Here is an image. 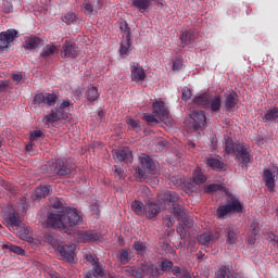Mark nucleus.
I'll list each match as a JSON object with an SVG mask.
<instances>
[{
    "mask_svg": "<svg viewBox=\"0 0 278 278\" xmlns=\"http://www.w3.org/2000/svg\"><path fill=\"white\" fill-rule=\"evenodd\" d=\"M83 223L84 218L79 216V213L75 208H70L63 213H50L47 219L48 227L59 229L65 233H68V227H77V225H81Z\"/></svg>",
    "mask_w": 278,
    "mask_h": 278,
    "instance_id": "obj_1",
    "label": "nucleus"
},
{
    "mask_svg": "<svg viewBox=\"0 0 278 278\" xmlns=\"http://www.w3.org/2000/svg\"><path fill=\"white\" fill-rule=\"evenodd\" d=\"M224 149L228 155H236L237 162L247 166L251 162V148L247 143L233 142V139H225Z\"/></svg>",
    "mask_w": 278,
    "mask_h": 278,
    "instance_id": "obj_2",
    "label": "nucleus"
},
{
    "mask_svg": "<svg viewBox=\"0 0 278 278\" xmlns=\"http://www.w3.org/2000/svg\"><path fill=\"white\" fill-rule=\"evenodd\" d=\"M131 210L137 216H146L148 220H155L157 214L162 212V207L157 203L148 201L144 204L138 200L132 201Z\"/></svg>",
    "mask_w": 278,
    "mask_h": 278,
    "instance_id": "obj_3",
    "label": "nucleus"
},
{
    "mask_svg": "<svg viewBox=\"0 0 278 278\" xmlns=\"http://www.w3.org/2000/svg\"><path fill=\"white\" fill-rule=\"evenodd\" d=\"M244 206L236 197H231L226 204H222L216 210V216L219 220L229 218L231 214H242Z\"/></svg>",
    "mask_w": 278,
    "mask_h": 278,
    "instance_id": "obj_4",
    "label": "nucleus"
},
{
    "mask_svg": "<svg viewBox=\"0 0 278 278\" xmlns=\"http://www.w3.org/2000/svg\"><path fill=\"white\" fill-rule=\"evenodd\" d=\"M58 99H60V94L58 93L40 92L35 94L33 103L37 108H53L58 103Z\"/></svg>",
    "mask_w": 278,
    "mask_h": 278,
    "instance_id": "obj_5",
    "label": "nucleus"
},
{
    "mask_svg": "<svg viewBox=\"0 0 278 278\" xmlns=\"http://www.w3.org/2000/svg\"><path fill=\"white\" fill-rule=\"evenodd\" d=\"M139 160L141 163V168L137 169L139 177L141 178L144 177L147 173L150 175L155 173V168H156L155 161L151 156L147 154H141L139 156Z\"/></svg>",
    "mask_w": 278,
    "mask_h": 278,
    "instance_id": "obj_6",
    "label": "nucleus"
},
{
    "mask_svg": "<svg viewBox=\"0 0 278 278\" xmlns=\"http://www.w3.org/2000/svg\"><path fill=\"white\" fill-rule=\"evenodd\" d=\"M76 245L75 244H60L56 248L58 253L60 254L61 258L68 264H75V260L77 254L75 253Z\"/></svg>",
    "mask_w": 278,
    "mask_h": 278,
    "instance_id": "obj_7",
    "label": "nucleus"
},
{
    "mask_svg": "<svg viewBox=\"0 0 278 278\" xmlns=\"http://www.w3.org/2000/svg\"><path fill=\"white\" fill-rule=\"evenodd\" d=\"M153 114L159 121H162V123H170V113L164 101L153 102Z\"/></svg>",
    "mask_w": 278,
    "mask_h": 278,
    "instance_id": "obj_8",
    "label": "nucleus"
},
{
    "mask_svg": "<svg viewBox=\"0 0 278 278\" xmlns=\"http://www.w3.org/2000/svg\"><path fill=\"white\" fill-rule=\"evenodd\" d=\"M190 118L193 121L192 124V130L193 131H199V129L203 130L207 123V117L205 116V111H193L190 114Z\"/></svg>",
    "mask_w": 278,
    "mask_h": 278,
    "instance_id": "obj_9",
    "label": "nucleus"
},
{
    "mask_svg": "<svg viewBox=\"0 0 278 278\" xmlns=\"http://www.w3.org/2000/svg\"><path fill=\"white\" fill-rule=\"evenodd\" d=\"M15 38H18L16 29H8L7 31L0 33V52L9 49L10 43L14 42Z\"/></svg>",
    "mask_w": 278,
    "mask_h": 278,
    "instance_id": "obj_10",
    "label": "nucleus"
},
{
    "mask_svg": "<svg viewBox=\"0 0 278 278\" xmlns=\"http://www.w3.org/2000/svg\"><path fill=\"white\" fill-rule=\"evenodd\" d=\"M113 157L115 162H131L134 154L131 148L122 147L113 151Z\"/></svg>",
    "mask_w": 278,
    "mask_h": 278,
    "instance_id": "obj_11",
    "label": "nucleus"
},
{
    "mask_svg": "<svg viewBox=\"0 0 278 278\" xmlns=\"http://www.w3.org/2000/svg\"><path fill=\"white\" fill-rule=\"evenodd\" d=\"M72 170H73V166L68 164V161L66 159H58L55 161L54 173L59 177L71 175Z\"/></svg>",
    "mask_w": 278,
    "mask_h": 278,
    "instance_id": "obj_12",
    "label": "nucleus"
},
{
    "mask_svg": "<svg viewBox=\"0 0 278 278\" xmlns=\"http://www.w3.org/2000/svg\"><path fill=\"white\" fill-rule=\"evenodd\" d=\"M7 227H21V214L14 211V208H9L3 217Z\"/></svg>",
    "mask_w": 278,
    "mask_h": 278,
    "instance_id": "obj_13",
    "label": "nucleus"
},
{
    "mask_svg": "<svg viewBox=\"0 0 278 278\" xmlns=\"http://www.w3.org/2000/svg\"><path fill=\"white\" fill-rule=\"evenodd\" d=\"M77 51H79L77 43H73V41H65L62 46L61 58L75 59L77 58Z\"/></svg>",
    "mask_w": 278,
    "mask_h": 278,
    "instance_id": "obj_14",
    "label": "nucleus"
},
{
    "mask_svg": "<svg viewBox=\"0 0 278 278\" xmlns=\"http://www.w3.org/2000/svg\"><path fill=\"white\" fill-rule=\"evenodd\" d=\"M156 201L164 203L165 205H177L179 203V194L175 191H167L157 195Z\"/></svg>",
    "mask_w": 278,
    "mask_h": 278,
    "instance_id": "obj_15",
    "label": "nucleus"
},
{
    "mask_svg": "<svg viewBox=\"0 0 278 278\" xmlns=\"http://www.w3.org/2000/svg\"><path fill=\"white\" fill-rule=\"evenodd\" d=\"M130 68L132 81H144L147 79V73H144V68L140 64L131 63Z\"/></svg>",
    "mask_w": 278,
    "mask_h": 278,
    "instance_id": "obj_16",
    "label": "nucleus"
},
{
    "mask_svg": "<svg viewBox=\"0 0 278 278\" xmlns=\"http://www.w3.org/2000/svg\"><path fill=\"white\" fill-rule=\"evenodd\" d=\"M172 212L174 216H177L178 220H181V223H184L185 227H192V220L188 219V217L186 216V211L179 207V204H174Z\"/></svg>",
    "mask_w": 278,
    "mask_h": 278,
    "instance_id": "obj_17",
    "label": "nucleus"
},
{
    "mask_svg": "<svg viewBox=\"0 0 278 278\" xmlns=\"http://www.w3.org/2000/svg\"><path fill=\"white\" fill-rule=\"evenodd\" d=\"M263 181L269 192H275V174L270 169H264Z\"/></svg>",
    "mask_w": 278,
    "mask_h": 278,
    "instance_id": "obj_18",
    "label": "nucleus"
},
{
    "mask_svg": "<svg viewBox=\"0 0 278 278\" xmlns=\"http://www.w3.org/2000/svg\"><path fill=\"white\" fill-rule=\"evenodd\" d=\"M43 46L45 43H42V39L37 36L28 37L24 41V49H26L27 51H31L33 49H38Z\"/></svg>",
    "mask_w": 278,
    "mask_h": 278,
    "instance_id": "obj_19",
    "label": "nucleus"
},
{
    "mask_svg": "<svg viewBox=\"0 0 278 278\" xmlns=\"http://www.w3.org/2000/svg\"><path fill=\"white\" fill-rule=\"evenodd\" d=\"M236 105H238V93L236 91L225 93V108L227 112H231Z\"/></svg>",
    "mask_w": 278,
    "mask_h": 278,
    "instance_id": "obj_20",
    "label": "nucleus"
},
{
    "mask_svg": "<svg viewBox=\"0 0 278 278\" xmlns=\"http://www.w3.org/2000/svg\"><path fill=\"white\" fill-rule=\"evenodd\" d=\"M78 238L80 242H97L101 240V235L89 230V231H83L78 235Z\"/></svg>",
    "mask_w": 278,
    "mask_h": 278,
    "instance_id": "obj_21",
    "label": "nucleus"
},
{
    "mask_svg": "<svg viewBox=\"0 0 278 278\" xmlns=\"http://www.w3.org/2000/svg\"><path fill=\"white\" fill-rule=\"evenodd\" d=\"M195 38L197 36L194 35V31L191 29L182 31L180 36L181 49H186L188 45H192Z\"/></svg>",
    "mask_w": 278,
    "mask_h": 278,
    "instance_id": "obj_22",
    "label": "nucleus"
},
{
    "mask_svg": "<svg viewBox=\"0 0 278 278\" xmlns=\"http://www.w3.org/2000/svg\"><path fill=\"white\" fill-rule=\"evenodd\" d=\"M99 97H101V92L99 91V88L92 86L89 87L86 92H85V98L87 99V101H89L90 103H94V101L99 100Z\"/></svg>",
    "mask_w": 278,
    "mask_h": 278,
    "instance_id": "obj_23",
    "label": "nucleus"
},
{
    "mask_svg": "<svg viewBox=\"0 0 278 278\" xmlns=\"http://www.w3.org/2000/svg\"><path fill=\"white\" fill-rule=\"evenodd\" d=\"M220 105H223V100L219 96H215L211 100H208V105L206 110H211V112L216 114L220 112Z\"/></svg>",
    "mask_w": 278,
    "mask_h": 278,
    "instance_id": "obj_24",
    "label": "nucleus"
},
{
    "mask_svg": "<svg viewBox=\"0 0 278 278\" xmlns=\"http://www.w3.org/2000/svg\"><path fill=\"white\" fill-rule=\"evenodd\" d=\"M62 118H64L63 114L54 109L50 114L45 116L46 125H53V123H58V121H62Z\"/></svg>",
    "mask_w": 278,
    "mask_h": 278,
    "instance_id": "obj_25",
    "label": "nucleus"
},
{
    "mask_svg": "<svg viewBox=\"0 0 278 278\" xmlns=\"http://www.w3.org/2000/svg\"><path fill=\"white\" fill-rule=\"evenodd\" d=\"M206 165L212 168V170H223V168H225V162L217 157H208L206 160Z\"/></svg>",
    "mask_w": 278,
    "mask_h": 278,
    "instance_id": "obj_26",
    "label": "nucleus"
},
{
    "mask_svg": "<svg viewBox=\"0 0 278 278\" xmlns=\"http://www.w3.org/2000/svg\"><path fill=\"white\" fill-rule=\"evenodd\" d=\"M140 267L143 277H155L157 275V267L153 264H141Z\"/></svg>",
    "mask_w": 278,
    "mask_h": 278,
    "instance_id": "obj_27",
    "label": "nucleus"
},
{
    "mask_svg": "<svg viewBox=\"0 0 278 278\" xmlns=\"http://www.w3.org/2000/svg\"><path fill=\"white\" fill-rule=\"evenodd\" d=\"M155 0H132L131 4L132 8H137L139 12H146V10H149L151 8V2Z\"/></svg>",
    "mask_w": 278,
    "mask_h": 278,
    "instance_id": "obj_28",
    "label": "nucleus"
},
{
    "mask_svg": "<svg viewBox=\"0 0 278 278\" xmlns=\"http://www.w3.org/2000/svg\"><path fill=\"white\" fill-rule=\"evenodd\" d=\"M51 194V186H39L35 189V199H45Z\"/></svg>",
    "mask_w": 278,
    "mask_h": 278,
    "instance_id": "obj_29",
    "label": "nucleus"
},
{
    "mask_svg": "<svg viewBox=\"0 0 278 278\" xmlns=\"http://www.w3.org/2000/svg\"><path fill=\"white\" fill-rule=\"evenodd\" d=\"M192 181L195 184V186H201L202 184H205L207 181V177L203 175V172L201 169L193 170L192 174Z\"/></svg>",
    "mask_w": 278,
    "mask_h": 278,
    "instance_id": "obj_30",
    "label": "nucleus"
},
{
    "mask_svg": "<svg viewBox=\"0 0 278 278\" xmlns=\"http://www.w3.org/2000/svg\"><path fill=\"white\" fill-rule=\"evenodd\" d=\"M194 105H199L200 108H204V110H207V106L210 105V97L205 93L193 99Z\"/></svg>",
    "mask_w": 278,
    "mask_h": 278,
    "instance_id": "obj_31",
    "label": "nucleus"
},
{
    "mask_svg": "<svg viewBox=\"0 0 278 278\" xmlns=\"http://www.w3.org/2000/svg\"><path fill=\"white\" fill-rule=\"evenodd\" d=\"M55 53H58V47L55 45H47L40 52V58H51Z\"/></svg>",
    "mask_w": 278,
    "mask_h": 278,
    "instance_id": "obj_32",
    "label": "nucleus"
},
{
    "mask_svg": "<svg viewBox=\"0 0 278 278\" xmlns=\"http://www.w3.org/2000/svg\"><path fill=\"white\" fill-rule=\"evenodd\" d=\"M231 275V266L222 265L215 274V278H229Z\"/></svg>",
    "mask_w": 278,
    "mask_h": 278,
    "instance_id": "obj_33",
    "label": "nucleus"
},
{
    "mask_svg": "<svg viewBox=\"0 0 278 278\" xmlns=\"http://www.w3.org/2000/svg\"><path fill=\"white\" fill-rule=\"evenodd\" d=\"M117 260H119L121 264H129L131 262V256L128 250L122 249L117 252Z\"/></svg>",
    "mask_w": 278,
    "mask_h": 278,
    "instance_id": "obj_34",
    "label": "nucleus"
},
{
    "mask_svg": "<svg viewBox=\"0 0 278 278\" xmlns=\"http://www.w3.org/2000/svg\"><path fill=\"white\" fill-rule=\"evenodd\" d=\"M225 233L227 238V244H236L238 240V233H236L232 228H226Z\"/></svg>",
    "mask_w": 278,
    "mask_h": 278,
    "instance_id": "obj_35",
    "label": "nucleus"
},
{
    "mask_svg": "<svg viewBox=\"0 0 278 278\" xmlns=\"http://www.w3.org/2000/svg\"><path fill=\"white\" fill-rule=\"evenodd\" d=\"M251 238L249 239V243L250 244H255V236H258L260 235V223L257 222H252L251 224Z\"/></svg>",
    "mask_w": 278,
    "mask_h": 278,
    "instance_id": "obj_36",
    "label": "nucleus"
},
{
    "mask_svg": "<svg viewBox=\"0 0 278 278\" xmlns=\"http://www.w3.org/2000/svg\"><path fill=\"white\" fill-rule=\"evenodd\" d=\"M67 108H71V100H62L58 102L55 110L64 116Z\"/></svg>",
    "mask_w": 278,
    "mask_h": 278,
    "instance_id": "obj_37",
    "label": "nucleus"
},
{
    "mask_svg": "<svg viewBox=\"0 0 278 278\" xmlns=\"http://www.w3.org/2000/svg\"><path fill=\"white\" fill-rule=\"evenodd\" d=\"M276 118H278V108L267 111V113L263 116V122L268 123L270 121H275Z\"/></svg>",
    "mask_w": 278,
    "mask_h": 278,
    "instance_id": "obj_38",
    "label": "nucleus"
},
{
    "mask_svg": "<svg viewBox=\"0 0 278 278\" xmlns=\"http://www.w3.org/2000/svg\"><path fill=\"white\" fill-rule=\"evenodd\" d=\"M127 275L130 277H136V278H144L142 274V267H131L129 269H126Z\"/></svg>",
    "mask_w": 278,
    "mask_h": 278,
    "instance_id": "obj_39",
    "label": "nucleus"
},
{
    "mask_svg": "<svg viewBox=\"0 0 278 278\" xmlns=\"http://www.w3.org/2000/svg\"><path fill=\"white\" fill-rule=\"evenodd\" d=\"M131 47V38L122 41L121 47H119V53L121 55H127L129 53V48Z\"/></svg>",
    "mask_w": 278,
    "mask_h": 278,
    "instance_id": "obj_40",
    "label": "nucleus"
},
{
    "mask_svg": "<svg viewBox=\"0 0 278 278\" xmlns=\"http://www.w3.org/2000/svg\"><path fill=\"white\" fill-rule=\"evenodd\" d=\"M200 244H210L211 240H214V235L212 232H204L202 235L199 236L198 238Z\"/></svg>",
    "mask_w": 278,
    "mask_h": 278,
    "instance_id": "obj_41",
    "label": "nucleus"
},
{
    "mask_svg": "<svg viewBox=\"0 0 278 278\" xmlns=\"http://www.w3.org/2000/svg\"><path fill=\"white\" fill-rule=\"evenodd\" d=\"M63 23H66V25H73L77 23V15H75L73 12L66 13L63 16Z\"/></svg>",
    "mask_w": 278,
    "mask_h": 278,
    "instance_id": "obj_42",
    "label": "nucleus"
},
{
    "mask_svg": "<svg viewBox=\"0 0 278 278\" xmlns=\"http://www.w3.org/2000/svg\"><path fill=\"white\" fill-rule=\"evenodd\" d=\"M132 249L139 254L142 255L147 251V243L141 242V241H135Z\"/></svg>",
    "mask_w": 278,
    "mask_h": 278,
    "instance_id": "obj_43",
    "label": "nucleus"
},
{
    "mask_svg": "<svg viewBox=\"0 0 278 278\" xmlns=\"http://www.w3.org/2000/svg\"><path fill=\"white\" fill-rule=\"evenodd\" d=\"M50 204L53 210H64V202L60 198H52Z\"/></svg>",
    "mask_w": 278,
    "mask_h": 278,
    "instance_id": "obj_44",
    "label": "nucleus"
},
{
    "mask_svg": "<svg viewBox=\"0 0 278 278\" xmlns=\"http://www.w3.org/2000/svg\"><path fill=\"white\" fill-rule=\"evenodd\" d=\"M223 186L218 185V184H211L204 187V191L207 194H211V192H218V190H222Z\"/></svg>",
    "mask_w": 278,
    "mask_h": 278,
    "instance_id": "obj_45",
    "label": "nucleus"
},
{
    "mask_svg": "<svg viewBox=\"0 0 278 278\" xmlns=\"http://www.w3.org/2000/svg\"><path fill=\"white\" fill-rule=\"evenodd\" d=\"M143 118L148 123V125H157V123H160V121H157V117L150 113H144Z\"/></svg>",
    "mask_w": 278,
    "mask_h": 278,
    "instance_id": "obj_46",
    "label": "nucleus"
},
{
    "mask_svg": "<svg viewBox=\"0 0 278 278\" xmlns=\"http://www.w3.org/2000/svg\"><path fill=\"white\" fill-rule=\"evenodd\" d=\"M119 29H121V31H123V34H126L127 40H129L131 38V30H130L129 24H127V22H122L119 25Z\"/></svg>",
    "mask_w": 278,
    "mask_h": 278,
    "instance_id": "obj_47",
    "label": "nucleus"
},
{
    "mask_svg": "<svg viewBox=\"0 0 278 278\" xmlns=\"http://www.w3.org/2000/svg\"><path fill=\"white\" fill-rule=\"evenodd\" d=\"M91 275L93 277H103V275H105V271H103V268H101V265H99V263H97L96 265H93Z\"/></svg>",
    "mask_w": 278,
    "mask_h": 278,
    "instance_id": "obj_48",
    "label": "nucleus"
},
{
    "mask_svg": "<svg viewBox=\"0 0 278 278\" xmlns=\"http://www.w3.org/2000/svg\"><path fill=\"white\" fill-rule=\"evenodd\" d=\"M127 125H129V127H130V129H132V131H140V121L134 119V118H128Z\"/></svg>",
    "mask_w": 278,
    "mask_h": 278,
    "instance_id": "obj_49",
    "label": "nucleus"
},
{
    "mask_svg": "<svg viewBox=\"0 0 278 278\" xmlns=\"http://www.w3.org/2000/svg\"><path fill=\"white\" fill-rule=\"evenodd\" d=\"M160 270H163V273H166L167 270H170L173 268V261H162L161 264L159 265Z\"/></svg>",
    "mask_w": 278,
    "mask_h": 278,
    "instance_id": "obj_50",
    "label": "nucleus"
},
{
    "mask_svg": "<svg viewBox=\"0 0 278 278\" xmlns=\"http://www.w3.org/2000/svg\"><path fill=\"white\" fill-rule=\"evenodd\" d=\"M181 99L182 101H190V99H192V91L190 90V88H182L181 90Z\"/></svg>",
    "mask_w": 278,
    "mask_h": 278,
    "instance_id": "obj_51",
    "label": "nucleus"
},
{
    "mask_svg": "<svg viewBox=\"0 0 278 278\" xmlns=\"http://www.w3.org/2000/svg\"><path fill=\"white\" fill-rule=\"evenodd\" d=\"M112 170H113V176L115 177V179H122V177H123V167H121L118 165H114Z\"/></svg>",
    "mask_w": 278,
    "mask_h": 278,
    "instance_id": "obj_52",
    "label": "nucleus"
},
{
    "mask_svg": "<svg viewBox=\"0 0 278 278\" xmlns=\"http://www.w3.org/2000/svg\"><path fill=\"white\" fill-rule=\"evenodd\" d=\"M176 231L179 233L181 240H186L188 232L186 231V227H184V225L179 224Z\"/></svg>",
    "mask_w": 278,
    "mask_h": 278,
    "instance_id": "obj_53",
    "label": "nucleus"
},
{
    "mask_svg": "<svg viewBox=\"0 0 278 278\" xmlns=\"http://www.w3.org/2000/svg\"><path fill=\"white\" fill-rule=\"evenodd\" d=\"M86 261L89 262V264H92V266L99 264V258L94 254H87Z\"/></svg>",
    "mask_w": 278,
    "mask_h": 278,
    "instance_id": "obj_54",
    "label": "nucleus"
},
{
    "mask_svg": "<svg viewBox=\"0 0 278 278\" xmlns=\"http://www.w3.org/2000/svg\"><path fill=\"white\" fill-rule=\"evenodd\" d=\"M10 251L12 253H16V255H25V250H23L21 247L18 245H11L10 247Z\"/></svg>",
    "mask_w": 278,
    "mask_h": 278,
    "instance_id": "obj_55",
    "label": "nucleus"
},
{
    "mask_svg": "<svg viewBox=\"0 0 278 278\" xmlns=\"http://www.w3.org/2000/svg\"><path fill=\"white\" fill-rule=\"evenodd\" d=\"M184 66V61L180 58H177L173 62V71H179Z\"/></svg>",
    "mask_w": 278,
    "mask_h": 278,
    "instance_id": "obj_56",
    "label": "nucleus"
},
{
    "mask_svg": "<svg viewBox=\"0 0 278 278\" xmlns=\"http://www.w3.org/2000/svg\"><path fill=\"white\" fill-rule=\"evenodd\" d=\"M38 138H42V130H34L30 132V142L38 140Z\"/></svg>",
    "mask_w": 278,
    "mask_h": 278,
    "instance_id": "obj_57",
    "label": "nucleus"
},
{
    "mask_svg": "<svg viewBox=\"0 0 278 278\" xmlns=\"http://www.w3.org/2000/svg\"><path fill=\"white\" fill-rule=\"evenodd\" d=\"M164 222L166 227H168V229H170V227H173V225H175V218H173V215H166L164 217Z\"/></svg>",
    "mask_w": 278,
    "mask_h": 278,
    "instance_id": "obj_58",
    "label": "nucleus"
},
{
    "mask_svg": "<svg viewBox=\"0 0 278 278\" xmlns=\"http://www.w3.org/2000/svg\"><path fill=\"white\" fill-rule=\"evenodd\" d=\"M12 81H14V84L16 86H18L21 84V81H23V75L22 74H13Z\"/></svg>",
    "mask_w": 278,
    "mask_h": 278,
    "instance_id": "obj_59",
    "label": "nucleus"
},
{
    "mask_svg": "<svg viewBox=\"0 0 278 278\" xmlns=\"http://www.w3.org/2000/svg\"><path fill=\"white\" fill-rule=\"evenodd\" d=\"M182 270L184 269H181V267H179V266L172 267V273H173V275H175V277H181Z\"/></svg>",
    "mask_w": 278,
    "mask_h": 278,
    "instance_id": "obj_60",
    "label": "nucleus"
},
{
    "mask_svg": "<svg viewBox=\"0 0 278 278\" xmlns=\"http://www.w3.org/2000/svg\"><path fill=\"white\" fill-rule=\"evenodd\" d=\"M185 190L186 192H194V190H197V187H194L192 182H187L185 185Z\"/></svg>",
    "mask_w": 278,
    "mask_h": 278,
    "instance_id": "obj_61",
    "label": "nucleus"
},
{
    "mask_svg": "<svg viewBox=\"0 0 278 278\" xmlns=\"http://www.w3.org/2000/svg\"><path fill=\"white\" fill-rule=\"evenodd\" d=\"M164 147H166V144L164 143V141L159 140V141L155 143L154 149H155V151L161 152V151L164 149Z\"/></svg>",
    "mask_w": 278,
    "mask_h": 278,
    "instance_id": "obj_62",
    "label": "nucleus"
},
{
    "mask_svg": "<svg viewBox=\"0 0 278 278\" xmlns=\"http://www.w3.org/2000/svg\"><path fill=\"white\" fill-rule=\"evenodd\" d=\"M94 7H92V4L90 3H86L85 4V14H90V12H93Z\"/></svg>",
    "mask_w": 278,
    "mask_h": 278,
    "instance_id": "obj_63",
    "label": "nucleus"
},
{
    "mask_svg": "<svg viewBox=\"0 0 278 278\" xmlns=\"http://www.w3.org/2000/svg\"><path fill=\"white\" fill-rule=\"evenodd\" d=\"M180 277L182 278H192V274H190V271H188L187 269H182Z\"/></svg>",
    "mask_w": 278,
    "mask_h": 278,
    "instance_id": "obj_64",
    "label": "nucleus"
}]
</instances>
